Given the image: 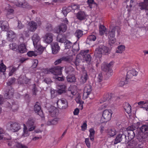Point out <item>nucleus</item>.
Here are the masks:
<instances>
[{"mask_svg":"<svg viewBox=\"0 0 148 148\" xmlns=\"http://www.w3.org/2000/svg\"><path fill=\"white\" fill-rule=\"evenodd\" d=\"M136 131L133 126L128 127L126 130L124 131L125 134L127 133L128 139L131 140L136 136V140L129 142L126 148H143V142L148 141V124L143 125L139 128V131L135 134Z\"/></svg>","mask_w":148,"mask_h":148,"instance_id":"f257e3e1","label":"nucleus"},{"mask_svg":"<svg viewBox=\"0 0 148 148\" xmlns=\"http://www.w3.org/2000/svg\"><path fill=\"white\" fill-rule=\"evenodd\" d=\"M109 48L103 45H99L96 49L94 55L98 58H101L103 54L106 55L110 52Z\"/></svg>","mask_w":148,"mask_h":148,"instance_id":"f03ea898","label":"nucleus"},{"mask_svg":"<svg viewBox=\"0 0 148 148\" xmlns=\"http://www.w3.org/2000/svg\"><path fill=\"white\" fill-rule=\"evenodd\" d=\"M112 113V111L111 109H106L104 110L103 111L102 117L101 119V122H106L110 120Z\"/></svg>","mask_w":148,"mask_h":148,"instance_id":"7ed1b4c3","label":"nucleus"},{"mask_svg":"<svg viewBox=\"0 0 148 148\" xmlns=\"http://www.w3.org/2000/svg\"><path fill=\"white\" fill-rule=\"evenodd\" d=\"M92 91V86L90 85H87L84 88L82 98L84 100H85L89 97L90 99H92L93 97H90V95H92V94L91 93Z\"/></svg>","mask_w":148,"mask_h":148,"instance_id":"20e7f679","label":"nucleus"},{"mask_svg":"<svg viewBox=\"0 0 148 148\" xmlns=\"http://www.w3.org/2000/svg\"><path fill=\"white\" fill-rule=\"evenodd\" d=\"M114 64L113 62L111 61L109 64L106 63V62H103L101 66V68L103 71L106 72L111 73L112 70L111 67Z\"/></svg>","mask_w":148,"mask_h":148,"instance_id":"39448f33","label":"nucleus"},{"mask_svg":"<svg viewBox=\"0 0 148 148\" xmlns=\"http://www.w3.org/2000/svg\"><path fill=\"white\" fill-rule=\"evenodd\" d=\"M8 124V129L13 132H17L21 129L20 125L17 122H11Z\"/></svg>","mask_w":148,"mask_h":148,"instance_id":"423d86ee","label":"nucleus"},{"mask_svg":"<svg viewBox=\"0 0 148 148\" xmlns=\"http://www.w3.org/2000/svg\"><path fill=\"white\" fill-rule=\"evenodd\" d=\"M57 106L60 108L65 109L68 107L67 101L64 98L59 99L57 102Z\"/></svg>","mask_w":148,"mask_h":148,"instance_id":"0eeeda50","label":"nucleus"},{"mask_svg":"<svg viewBox=\"0 0 148 148\" xmlns=\"http://www.w3.org/2000/svg\"><path fill=\"white\" fill-rule=\"evenodd\" d=\"M126 136L125 133L124 131H121L120 133L116 136L114 142V144H116L120 143L124 139L125 140L126 138Z\"/></svg>","mask_w":148,"mask_h":148,"instance_id":"6e6552de","label":"nucleus"},{"mask_svg":"<svg viewBox=\"0 0 148 148\" xmlns=\"http://www.w3.org/2000/svg\"><path fill=\"white\" fill-rule=\"evenodd\" d=\"M115 28H113L111 31L109 32V35L108 36L109 39V42L110 44H114L116 42V39L115 38Z\"/></svg>","mask_w":148,"mask_h":148,"instance_id":"1a4fd4ad","label":"nucleus"},{"mask_svg":"<svg viewBox=\"0 0 148 148\" xmlns=\"http://www.w3.org/2000/svg\"><path fill=\"white\" fill-rule=\"evenodd\" d=\"M63 67L58 66L51 68V73L56 75H59L62 74V70Z\"/></svg>","mask_w":148,"mask_h":148,"instance_id":"9d476101","label":"nucleus"},{"mask_svg":"<svg viewBox=\"0 0 148 148\" xmlns=\"http://www.w3.org/2000/svg\"><path fill=\"white\" fill-rule=\"evenodd\" d=\"M66 25L65 24L62 23L55 28L54 32L58 34L61 32H64L66 31Z\"/></svg>","mask_w":148,"mask_h":148,"instance_id":"9b49d317","label":"nucleus"},{"mask_svg":"<svg viewBox=\"0 0 148 148\" xmlns=\"http://www.w3.org/2000/svg\"><path fill=\"white\" fill-rule=\"evenodd\" d=\"M34 110L35 112L37 113L41 117H44V116L42 110H41L40 104L38 102H36L34 106Z\"/></svg>","mask_w":148,"mask_h":148,"instance_id":"f8f14e48","label":"nucleus"},{"mask_svg":"<svg viewBox=\"0 0 148 148\" xmlns=\"http://www.w3.org/2000/svg\"><path fill=\"white\" fill-rule=\"evenodd\" d=\"M87 17L86 13L83 11H79L76 14L77 18L79 21H82L84 20Z\"/></svg>","mask_w":148,"mask_h":148,"instance_id":"ddd939ff","label":"nucleus"},{"mask_svg":"<svg viewBox=\"0 0 148 148\" xmlns=\"http://www.w3.org/2000/svg\"><path fill=\"white\" fill-rule=\"evenodd\" d=\"M51 46L52 53L54 54L58 53L60 49L58 43H53L51 45Z\"/></svg>","mask_w":148,"mask_h":148,"instance_id":"4468645a","label":"nucleus"},{"mask_svg":"<svg viewBox=\"0 0 148 148\" xmlns=\"http://www.w3.org/2000/svg\"><path fill=\"white\" fill-rule=\"evenodd\" d=\"M32 39L34 47H37V45L39 44L40 38L37 34H34L33 36Z\"/></svg>","mask_w":148,"mask_h":148,"instance_id":"2eb2a0df","label":"nucleus"},{"mask_svg":"<svg viewBox=\"0 0 148 148\" xmlns=\"http://www.w3.org/2000/svg\"><path fill=\"white\" fill-rule=\"evenodd\" d=\"M43 38L46 42L47 43H50L53 41V34L50 33H47Z\"/></svg>","mask_w":148,"mask_h":148,"instance_id":"dca6fc26","label":"nucleus"},{"mask_svg":"<svg viewBox=\"0 0 148 148\" xmlns=\"http://www.w3.org/2000/svg\"><path fill=\"white\" fill-rule=\"evenodd\" d=\"M138 74V72L134 69H132L127 72L126 75V80L131 78L134 76H136Z\"/></svg>","mask_w":148,"mask_h":148,"instance_id":"f3484780","label":"nucleus"},{"mask_svg":"<svg viewBox=\"0 0 148 148\" xmlns=\"http://www.w3.org/2000/svg\"><path fill=\"white\" fill-rule=\"evenodd\" d=\"M57 89V92L59 94H61L66 92V87L64 84H60L58 86Z\"/></svg>","mask_w":148,"mask_h":148,"instance_id":"a211bd4d","label":"nucleus"},{"mask_svg":"<svg viewBox=\"0 0 148 148\" xmlns=\"http://www.w3.org/2000/svg\"><path fill=\"white\" fill-rule=\"evenodd\" d=\"M14 90L11 86H10V89L5 94V97L6 99H10L12 97L14 94Z\"/></svg>","mask_w":148,"mask_h":148,"instance_id":"6ab92c4d","label":"nucleus"},{"mask_svg":"<svg viewBox=\"0 0 148 148\" xmlns=\"http://www.w3.org/2000/svg\"><path fill=\"white\" fill-rule=\"evenodd\" d=\"M29 24L30 26L29 30L31 32H34L37 28V23L33 21L30 22L29 23Z\"/></svg>","mask_w":148,"mask_h":148,"instance_id":"aec40b11","label":"nucleus"},{"mask_svg":"<svg viewBox=\"0 0 148 148\" xmlns=\"http://www.w3.org/2000/svg\"><path fill=\"white\" fill-rule=\"evenodd\" d=\"M49 112L50 114L52 117L55 116L58 112V110L56 107L52 106L49 110Z\"/></svg>","mask_w":148,"mask_h":148,"instance_id":"412c9836","label":"nucleus"},{"mask_svg":"<svg viewBox=\"0 0 148 148\" xmlns=\"http://www.w3.org/2000/svg\"><path fill=\"white\" fill-rule=\"evenodd\" d=\"M18 49L21 53H23L27 52V49L24 44L22 43L18 46Z\"/></svg>","mask_w":148,"mask_h":148,"instance_id":"4be33fe9","label":"nucleus"},{"mask_svg":"<svg viewBox=\"0 0 148 148\" xmlns=\"http://www.w3.org/2000/svg\"><path fill=\"white\" fill-rule=\"evenodd\" d=\"M60 119L59 118H56L51 120H49L47 122V124L49 125H56L58 124Z\"/></svg>","mask_w":148,"mask_h":148,"instance_id":"5701e85b","label":"nucleus"},{"mask_svg":"<svg viewBox=\"0 0 148 148\" xmlns=\"http://www.w3.org/2000/svg\"><path fill=\"white\" fill-rule=\"evenodd\" d=\"M99 33L101 35H102L105 33L107 35L108 34L107 32L106 31L107 29L104 26L101 25H99Z\"/></svg>","mask_w":148,"mask_h":148,"instance_id":"b1692460","label":"nucleus"},{"mask_svg":"<svg viewBox=\"0 0 148 148\" xmlns=\"http://www.w3.org/2000/svg\"><path fill=\"white\" fill-rule=\"evenodd\" d=\"M90 132L89 137L90 139L92 141H93L94 140V137L95 134V131L93 128H91L89 130Z\"/></svg>","mask_w":148,"mask_h":148,"instance_id":"393cba45","label":"nucleus"},{"mask_svg":"<svg viewBox=\"0 0 148 148\" xmlns=\"http://www.w3.org/2000/svg\"><path fill=\"white\" fill-rule=\"evenodd\" d=\"M107 133L111 136H113L116 134V131L114 128H109L107 130Z\"/></svg>","mask_w":148,"mask_h":148,"instance_id":"a878e982","label":"nucleus"},{"mask_svg":"<svg viewBox=\"0 0 148 148\" xmlns=\"http://www.w3.org/2000/svg\"><path fill=\"white\" fill-rule=\"evenodd\" d=\"M67 80L69 82H73L75 81L76 78L73 74H69L67 77Z\"/></svg>","mask_w":148,"mask_h":148,"instance_id":"bb28decb","label":"nucleus"},{"mask_svg":"<svg viewBox=\"0 0 148 148\" xmlns=\"http://www.w3.org/2000/svg\"><path fill=\"white\" fill-rule=\"evenodd\" d=\"M124 108L126 112L128 114H129L131 112V107L128 103H125Z\"/></svg>","mask_w":148,"mask_h":148,"instance_id":"cd10ccee","label":"nucleus"},{"mask_svg":"<svg viewBox=\"0 0 148 148\" xmlns=\"http://www.w3.org/2000/svg\"><path fill=\"white\" fill-rule=\"evenodd\" d=\"M112 98L111 94L110 93H106L104 95L103 98L102 99V100L103 102L108 101L110 99Z\"/></svg>","mask_w":148,"mask_h":148,"instance_id":"c85d7f7f","label":"nucleus"},{"mask_svg":"<svg viewBox=\"0 0 148 148\" xmlns=\"http://www.w3.org/2000/svg\"><path fill=\"white\" fill-rule=\"evenodd\" d=\"M88 78V76L86 72H84L81 77V81L83 83L86 82Z\"/></svg>","mask_w":148,"mask_h":148,"instance_id":"c756f323","label":"nucleus"},{"mask_svg":"<svg viewBox=\"0 0 148 148\" xmlns=\"http://www.w3.org/2000/svg\"><path fill=\"white\" fill-rule=\"evenodd\" d=\"M34 47L37 49V51L39 53H41L44 51L45 48L40 45L39 43L37 45V47Z\"/></svg>","mask_w":148,"mask_h":148,"instance_id":"7c9ffc66","label":"nucleus"},{"mask_svg":"<svg viewBox=\"0 0 148 148\" xmlns=\"http://www.w3.org/2000/svg\"><path fill=\"white\" fill-rule=\"evenodd\" d=\"M136 4V3L135 1V0H131L130 6L128 5H127L126 6L127 8L128 9L127 11L129 12L130 11L132 7L133 6H134Z\"/></svg>","mask_w":148,"mask_h":148,"instance_id":"2f4dec72","label":"nucleus"},{"mask_svg":"<svg viewBox=\"0 0 148 148\" xmlns=\"http://www.w3.org/2000/svg\"><path fill=\"white\" fill-rule=\"evenodd\" d=\"M6 69V66L3 64V60H2L0 64V71L2 73H4Z\"/></svg>","mask_w":148,"mask_h":148,"instance_id":"473e14b6","label":"nucleus"},{"mask_svg":"<svg viewBox=\"0 0 148 148\" xmlns=\"http://www.w3.org/2000/svg\"><path fill=\"white\" fill-rule=\"evenodd\" d=\"M57 40L60 42H63L65 40V37L61 34H59L57 37Z\"/></svg>","mask_w":148,"mask_h":148,"instance_id":"72a5a7b5","label":"nucleus"},{"mask_svg":"<svg viewBox=\"0 0 148 148\" xmlns=\"http://www.w3.org/2000/svg\"><path fill=\"white\" fill-rule=\"evenodd\" d=\"M125 49V47L124 45H120L118 46L116 52L117 53H121L124 51Z\"/></svg>","mask_w":148,"mask_h":148,"instance_id":"f704fd0d","label":"nucleus"},{"mask_svg":"<svg viewBox=\"0 0 148 148\" xmlns=\"http://www.w3.org/2000/svg\"><path fill=\"white\" fill-rule=\"evenodd\" d=\"M140 9L141 10H148V4L145 2L140 3L139 5Z\"/></svg>","mask_w":148,"mask_h":148,"instance_id":"c9c22d12","label":"nucleus"},{"mask_svg":"<svg viewBox=\"0 0 148 148\" xmlns=\"http://www.w3.org/2000/svg\"><path fill=\"white\" fill-rule=\"evenodd\" d=\"M8 37L12 39L15 37V34L14 32L12 30L8 31L7 32Z\"/></svg>","mask_w":148,"mask_h":148,"instance_id":"e433bc0d","label":"nucleus"},{"mask_svg":"<svg viewBox=\"0 0 148 148\" xmlns=\"http://www.w3.org/2000/svg\"><path fill=\"white\" fill-rule=\"evenodd\" d=\"M23 136L24 137H26L29 136V134L28 133L27 127L25 124H23Z\"/></svg>","mask_w":148,"mask_h":148,"instance_id":"4c0bfd02","label":"nucleus"},{"mask_svg":"<svg viewBox=\"0 0 148 148\" xmlns=\"http://www.w3.org/2000/svg\"><path fill=\"white\" fill-rule=\"evenodd\" d=\"M75 35L78 38H79L83 35V31L80 30H77L75 33Z\"/></svg>","mask_w":148,"mask_h":148,"instance_id":"58836bf2","label":"nucleus"},{"mask_svg":"<svg viewBox=\"0 0 148 148\" xmlns=\"http://www.w3.org/2000/svg\"><path fill=\"white\" fill-rule=\"evenodd\" d=\"M65 47V49H69L71 48L73 46V44L71 42L67 40L64 42Z\"/></svg>","mask_w":148,"mask_h":148,"instance_id":"ea45409f","label":"nucleus"},{"mask_svg":"<svg viewBox=\"0 0 148 148\" xmlns=\"http://www.w3.org/2000/svg\"><path fill=\"white\" fill-rule=\"evenodd\" d=\"M96 39V37L95 35H91L88 36V37L87 41V42H88V41H94Z\"/></svg>","mask_w":148,"mask_h":148,"instance_id":"a19ab883","label":"nucleus"},{"mask_svg":"<svg viewBox=\"0 0 148 148\" xmlns=\"http://www.w3.org/2000/svg\"><path fill=\"white\" fill-rule=\"evenodd\" d=\"M34 120L32 119H29L26 123L28 127L34 126Z\"/></svg>","mask_w":148,"mask_h":148,"instance_id":"79ce46f5","label":"nucleus"},{"mask_svg":"<svg viewBox=\"0 0 148 148\" xmlns=\"http://www.w3.org/2000/svg\"><path fill=\"white\" fill-rule=\"evenodd\" d=\"M16 79L14 77H12L11 79H9L7 82V86H10L13 84L15 82Z\"/></svg>","mask_w":148,"mask_h":148,"instance_id":"37998d69","label":"nucleus"},{"mask_svg":"<svg viewBox=\"0 0 148 148\" xmlns=\"http://www.w3.org/2000/svg\"><path fill=\"white\" fill-rule=\"evenodd\" d=\"M76 93V91H73L71 90H69L67 91V94L68 96L69 97H72L73 95H75Z\"/></svg>","mask_w":148,"mask_h":148,"instance_id":"c03bdc74","label":"nucleus"},{"mask_svg":"<svg viewBox=\"0 0 148 148\" xmlns=\"http://www.w3.org/2000/svg\"><path fill=\"white\" fill-rule=\"evenodd\" d=\"M74 70V69L73 67L69 66L66 68V73L69 74L73 72Z\"/></svg>","mask_w":148,"mask_h":148,"instance_id":"a18cd8bd","label":"nucleus"},{"mask_svg":"<svg viewBox=\"0 0 148 148\" xmlns=\"http://www.w3.org/2000/svg\"><path fill=\"white\" fill-rule=\"evenodd\" d=\"M127 80H126V78L125 79V78L123 77L122 78L120 82L119 83V86H122L125 85V84L127 83Z\"/></svg>","mask_w":148,"mask_h":148,"instance_id":"49530a36","label":"nucleus"},{"mask_svg":"<svg viewBox=\"0 0 148 148\" xmlns=\"http://www.w3.org/2000/svg\"><path fill=\"white\" fill-rule=\"evenodd\" d=\"M84 60H85L88 63H90L91 60V57L90 55L88 54L83 57Z\"/></svg>","mask_w":148,"mask_h":148,"instance_id":"de8ad7c7","label":"nucleus"},{"mask_svg":"<svg viewBox=\"0 0 148 148\" xmlns=\"http://www.w3.org/2000/svg\"><path fill=\"white\" fill-rule=\"evenodd\" d=\"M71 8L73 10H74L79 9V6L77 4L73 3L71 5L70 7H69V8Z\"/></svg>","mask_w":148,"mask_h":148,"instance_id":"09e8293b","label":"nucleus"},{"mask_svg":"<svg viewBox=\"0 0 148 148\" xmlns=\"http://www.w3.org/2000/svg\"><path fill=\"white\" fill-rule=\"evenodd\" d=\"M46 29L48 31H51L53 30L52 25L49 23H47L46 27Z\"/></svg>","mask_w":148,"mask_h":148,"instance_id":"8fccbe9b","label":"nucleus"},{"mask_svg":"<svg viewBox=\"0 0 148 148\" xmlns=\"http://www.w3.org/2000/svg\"><path fill=\"white\" fill-rule=\"evenodd\" d=\"M10 48L13 50L16 51L17 50V45L15 43H13L12 44H10Z\"/></svg>","mask_w":148,"mask_h":148,"instance_id":"3c124183","label":"nucleus"},{"mask_svg":"<svg viewBox=\"0 0 148 148\" xmlns=\"http://www.w3.org/2000/svg\"><path fill=\"white\" fill-rule=\"evenodd\" d=\"M89 50H83L81 51L80 53V54L83 56V57H84L85 56H86L89 54H88V53H89Z\"/></svg>","mask_w":148,"mask_h":148,"instance_id":"603ef678","label":"nucleus"},{"mask_svg":"<svg viewBox=\"0 0 148 148\" xmlns=\"http://www.w3.org/2000/svg\"><path fill=\"white\" fill-rule=\"evenodd\" d=\"M32 91L33 94V95H36V93L38 92V90L36 86V85L35 84H34L33 85V87L32 89Z\"/></svg>","mask_w":148,"mask_h":148,"instance_id":"864d4df0","label":"nucleus"},{"mask_svg":"<svg viewBox=\"0 0 148 148\" xmlns=\"http://www.w3.org/2000/svg\"><path fill=\"white\" fill-rule=\"evenodd\" d=\"M16 146L18 148H28L27 146L23 145L20 143H17Z\"/></svg>","mask_w":148,"mask_h":148,"instance_id":"5fc2aeb1","label":"nucleus"},{"mask_svg":"<svg viewBox=\"0 0 148 148\" xmlns=\"http://www.w3.org/2000/svg\"><path fill=\"white\" fill-rule=\"evenodd\" d=\"M79 48V45L74 44L72 46V50L74 51H78Z\"/></svg>","mask_w":148,"mask_h":148,"instance_id":"6e6d98bb","label":"nucleus"},{"mask_svg":"<svg viewBox=\"0 0 148 148\" xmlns=\"http://www.w3.org/2000/svg\"><path fill=\"white\" fill-rule=\"evenodd\" d=\"M43 72L45 74L51 73V68L50 69H43Z\"/></svg>","mask_w":148,"mask_h":148,"instance_id":"4d7b16f0","label":"nucleus"},{"mask_svg":"<svg viewBox=\"0 0 148 148\" xmlns=\"http://www.w3.org/2000/svg\"><path fill=\"white\" fill-rule=\"evenodd\" d=\"M27 55L28 56L32 57L33 56H36L37 55L35 53V52L33 51H30L27 53Z\"/></svg>","mask_w":148,"mask_h":148,"instance_id":"13d9d810","label":"nucleus"},{"mask_svg":"<svg viewBox=\"0 0 148 148\" xmlns=\"http://www.w3.org/2000/svg\"><path fill=\"white\" fill-rule=\"evenodd\" d=\"M18 69V68L16 67H13L10 71L9 74L10 76L12 75L13 73Z\"/></svg>","mask_w":148,"mask_h":148,"instance_id":"bf43d9fd","label":"nucleus"},{"mask_svg":"<svg viewBox=\"0 0 148 148\" xmlns=\"http://www.w3.org/2000/svg\"><path fill=\"white\" fill-rule=\"evenodd\" d=\"M18 105L16 104H13L12 107V109L13 112L17 111L18 109Z\"/></svg>","mask_w":148,"mask_h":148,"instance_id":"052dcab7","label":"nucleus"},{"mask_svg":"<svg viewBox=\"0 0 148 148\" xmlns=\"http://www.w3.org/2000/svg\"><path fill=\"white\" fill-rule=\"evenodd\" d=\"M85 142L87 147L88 148H90V143L89 141V138H86L85 139Z\"/></svg>","mask_w":148,"mask_h":148,"instance_id":"680f3d73","label":"nucleus"},{"mask_svg":"<svg viewBox=\"0 0 148 148\" xmlns=\"http://www.w3.org/2000/svg\"><path fill=\"white\" fill-rule=\"evenodd\" d=\"M82 130L83 131H85L87 128V124L86 122H84L81 126Z\"/></svg>","mask_w":148,"mask_h":148,"instance_id":"e2e57ef3","label":"nucleus"},{"mask_svg":"<svg viewBox=\"0 0 148 148\" xmlns=\"http://www.w3.org/2000/svg\"><path fill=\"white\" fill-rule=\"evenodd\" d=\"M24 27V25L22 24L21 22L20 21H18V25L17 27L19 29L23 28Z\"/></svg>","mask_w":148,"mask_h":148,"instance_id":"0e129e2a","label":"nucleus"},{"mask_svg":"<svg viewBox=\"0 0 148 148\" xmlns=\"http://www.w3.org/2000/svg\"><path fill=\"white\" fill-rule=\"evenodd\" d=\"M103 79V77L101 73H100L97 77V81L99 82H101Z\"/></svg>","mask_w":148,"mask_h":148,"instance_id":"69168bd1","label":"nucleus"},{"mask_svg":"<svg viewBox=\"0 0 148 148\" xmlns=\"http://www.w3.org/2000/svg\"><path fill=\"white\" fill-rule=\"evenodd\" d=\"M77 56L74 62V64L76 66L79 65V64L81 60L80 59H77Z\"/></svg>","mask_w":148,"mask_h":148,"instance_id":"338daca9","label":"nucleus"},{"mask_svg":"<svg viewBox=\"0 0 148 148\" xmlns=\"http://www.w3.org/2000/svg\"><path fill=\"white\" fill-rule=\"evenodd\" d=\"M38 63V61L37 60H34L33 61L32 66L34 68L36 67Z\"/></svg>","mask_w":148,"mask_h":148,"instance_id":"774afa93","label":"nucleus"}]
</instances>
